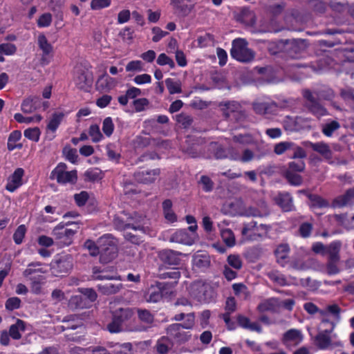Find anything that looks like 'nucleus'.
I'll use <instances>...</instances> for the list:
<instances>
[{"label": "nucleus", "mask_w": 354, "mask_h": 354, "mask_svg": "<svg viewBox=\"0 0 354 354\" xmlns=\"http://www.w3.org/2000/svg\"><path fill=\"white\" fill-rule=\"evenodd\" d=\"M335 324H336L335 322H331L330 329H326L325 330L319 333L316 336V345L319 348L326 350L330 347L341 346L342 345V342L339 340L333 341V337H337L335 334L332 336L330 335L335 328Z\"/></svg>", "instance_id": "obj_7"}, {"label": "nucleus", "mask_w": 354, "mask_h": 354, "mask_svg": "<svg viewBox=\"0 0 354 354\" xmlns=\"http://www.w3.org/2000/svg\"><path fill=\"white\" fill-rule=\"evenodd\" d=\"M37 102V97H28L22 102L21 109L24 113H30L36 109Z\"/></svg>", "instance_id": "obj_42"}, {"label": "nucleus", "mask_w": 354, "mask_h": 354, "mask_svg": "<svg viewBox=\"0 0 354 354\" xmlns=\"http://www.w3.org/2000/svg\"><path fill=\"white\" fill-rule=\"evenodd\" d=\"M26 232V227L24 225H19L13 235V239L16 244L22 243Z\"/></svg>", "instance_id": "obj_58"}, {"label": "nucleus", "mask_w": 354, "mask_h": 354, "mask_svg": "<svg viewBox=\"0 0 354 354\" xmlns=\"http://www.w3.org/2000/svg\"><path fill=\"white\" fill-rule=\"evenodd\" d=\"M215 155L217 158H228L242 162H250L256 158L255 154L250 149H241L236 147L229 148L227 151H224L221 149H218Z\"/></svg>", "instance_id": "obj_3"}, {"label": "nucleus", "mask_w": 354, "mask_h": 354, "mask_svg": "<svg viewBox=\"0 0 354 354\" xmlns=\"http://www.w3.org/2000/svg\"><path fill=\"white\" fill-rule=\"evenodd\" d=\"M64 117V115L62 113H55L52 115L48 123L46 129V138L48 140H51L55 137V133L59 127Z\"/></svg>", "instance_id": "obj_18"}, {"label": "nucleus", "mask_w": 354, "mask_h": 354, "mask_svg": "<svg viewBox=\"0 0 354 354\" xmlns=\"http://www.w3.org/2000/svg\"><path fill=\"white\" fill-rule=\"evenodd\" d=\"M111 0H91L90 6L93 10H101L109 7Z\"/></svg>", "instance_id": "obj_54"}, {"label": "nucleus", "mask_w": 354, "mask_h": 354, "mask_svg": "<svg viewBox=\"0 0 354 354\" xmlns=\"http://www.w3.org/2000/svg\"><path fill=\"white\" fill-rule=\"evenodd\" d=\"M14 118L19 123L26 124L39 123L42 120V117L40 115L26 117L19 113L15 114Z\"/></svg>", "instance_id": "obj_40"}, {"label": "nucleus", "mask_w": 354, "mask_h": 354, "mask_svg": "<svg viewBox=\"0 0 354 354\" xmlns=\"http://www.w3.org/2000/svg\"><path fill=\"white\" fill-rule=\"evenodd\" d=\"M341 244L339 241L332 242L326 247V253L328 254V259H339V252Z\"/></svg>", "instance_id": "obj_46"}, {"label": "nucleus", "mask_w": 354, "mask_h": 354, "mask_svg": "<svg viewBox=\"0 0 354 354\" xmlns=\"http://www.w3.org/2000/svg\"><path fill=\"white\" fill-rule=\"evenodd\" d=\"M304 97L308 100L307 104L310 111L317 117L319 118L327 115V111L317 101L313 94L309 91L304 92Z\"/></svg>", "instance_id": "obj_13"}, {"label": "nucleus", "mask_w": 354, "mask_h": 354, "mask_svg": "<svg viewBox=\"0 0 354 354\" xmlns=\"http://www.w3.org/2000/svg\"><path fill=\"white\" fill-rule=\"evenodd\" d=\"M157 64L160 66L168 65L171 68H174L175 67V64L173 59L168 57L165 53H161L158 55Z\"/></svg>", "instance_id": "obj_59"}, {"label": "nucleus", "mask_w": 354, "mask_h": 354, "mask_svg": "<svg viewBox=\"0 0 354 354\" xmlns=\"http://www.w3.org/2000/svg\"><path fill=\"white\" fill-rule=\"evenodd\" d=\"M40 135L41 131L38 127L28 128L24 131V136L33 142H38Z\"/></svg>", "instance_id": "obj_49"}, {"label": "nucleus", "mask_w": 354, "mask_h": 354, "mask_svg": "<svg viewBox=\"0 0 354 354\" xmlns=\"http://www.w3.org/2000/svg\"><path fill=\"white\" fill-rule=\"evenodd\" d=\"M285 176L291 185L298 186L302 183V178L301 176L295 172L286 171Z\"/></svg>", "instance_id": "obj_53"}, {"label": "nucleus", "mask_w": 354, "mask_h": 354, "mask_svg": "<svg viewBox=\"0 0 354 354\" xmlns=\"http://www.w3.org/2000/svg\"><path fill=\"white\" fill-rule=\"evenodd\" d=\"M274 200L285 212L291 211L293 208L292 197L288 193H279L274 197Z\"/></svg>", "instance_id": "obj_24"}, {"label": "nucleus", "mask_w": 354, "mask_h": 354, "mask_svg": "<svg viewBox=\"0 0 354 354\" xmlns=\"http://www.w3.org/2000/svg\"><path fill=\"white\" fill-rule=\"evenodd\" d=\"M52 22V15L50 13L41 15L37 19V26L39 28L48 27Z\"/></svg>", "instance_id": "obj_61"}, {"label": "nucleus", "mask_w": 354, "mask_h": 354, "mask_svg": "<svg viewBox=\"0 0 354 354\" xmlns=\"http://www.w3.org/2000/svg\"><path fill=\"white\" fill-rule=\"evenodd\" d=\"M270 279L280 286H286L292 283L290 279H287L282 274L278 272H272L269 273Z\"/></svg>", "instance_id": "obj_44"}, {"label": "nucleus", "mask_w": 354, "mask_h": 354, "mask_svg": "<svg viewBox=\"0 0 354 354\" xmlns=\"http://www.w3.org/2000/svg\"><path fill=\"white\" fill-rule=\"evenodd\" d=\"M63 153L65 158L71 163L75 164L77 162L78 155L76 149L66 147L64 148Z\"/></svg>", "instance_id": "obj_52"}, {"label": "nucleus", "mask_w": 354, "mask_h": 354, "mask_svg": "<svg viewBox=\"0 0 354 354\" xmlns=\"http://www.w3.org/2000/svg\"><path fill=\"white\" fill-rule=\"evenodd\" d=\"M279 302L278 299L271 298L261 302L258 308L261 312L274 310L279 307Z\"/></svg>", "instance_id": "obj_39"}, {"label": "nucleus", "mask_w": 354, "mask_h": 354, "mask_svg": "<svg viewBox=\"0 0 354 354\" xmlns=\"http://www.w3.org/2000/svg\"><path fill=\"white\" fill-rule=\"evenodd\" d=\"M84 247L88 250L90 254L92 256L100 254V245L99 244V246H97L91 240H87L84 243Z\"/></svg>", "instance_id": "obj_60"}, {"label": "nucleus", "mask_w": 354, "mask_h": 354, "mask_svg": "<svg viewBox=\"0 0 354 354\" xmlns=\"http://www.w3.org/2000/svg\"><path fill=\"white\" fill-rule=\"evenodd\" d=\"M37 44L39 49L42 51L41 63L42 65H48L53 58V47L44 34L39 35Z\"/></svg>", "instance_id": "obj_9"}, {"label": "nucleus", "mask_w": 354, "mask_h": 354, "mask_svg": "<svg viewBox=\"0 0 354 354\" xmlns=\"http://www.w3.org/2000/svg\"><path fill=\"white\" fill-rule=\"evenodd\" d=\"M46 270L41 267V264L39 262H32L28 265L26 269L24 271L23 275L28 277L37 273H45Z\"/></svg>", "instance_id": "obj_35"}, {"label": "nucleus", "mask_w": 354, "mask_h": 354, "mask_svg": "<svg viewBox=\"0 0 354 354\" xmlns=\"http://www.w3.org/2000/svg\"><path fill=\"white\" fill-rule=\"evenodd\" d=\"M133 32L129 27H125L122 29L119 33L120 37L122 39L123 41L130 44L133 40Z\"/></svg>", "instance_id": "obj_62"}, {"label": "nucleus", "mask_w": 354, "mask_h": 354, "mask_svg": "<svg viewBox=\"0 0 354 354\" xmlns=\"http://www.w3.org/2000/svg\"><path fill=\"white\" fill-rule=\"evenodd\" d=\"M290 252L289 246L283 243L279 245L276 250L275 255L277 262L282 266H286L289 263L288 254Z\"/></svg>", "instance_id": "obj_25"}, {"label": "nucleus", "mask_w": 354, "mask_h": 354, "mask_svg": "<svg viewBox=\"0 0 354 354\" xmlns=\"http://www.w3.org/2000/svg\"><path fill=\"white\" fill-rule=\"evenodd\" d=\"M293 146L292 142H281L275 145L274 151L277 155H281L287 151H290Z\"/></svg>", "instance_id": "obj_50"}, {"label": "nucleus", "mask_w": 354, "mask_h": 354, "mask_svg": "<svg viewBox=\"0 0 354 354\" xmlns=\"http://www.w3.org/2000/svg\"><path fill=\"white\" fill-rule=\"evenodd\" d=\"M172 346L173 344L171 341L168 337H162L158 339L156 344V349L160 354L167 353V352L171 349Z\"/></svg>", "instance_id": "obj_36"}, {"label": "nucleus", "mask_w": 354, "mask_h": 354, "mask_svg": "<svg viewBox=\"0 0 354 354\" xmlns=\"http://www.w3.org/2000/svg\"><path fill=\"white\" fill-rule=\"evenodd\" d=\"M122 285L121 283L113 284L111 283H106L104 286L99 285L98 288L104 294H115L120 291Z\"/></svg>", "instance_id": "obj_48"}, {"label": "nucleus", "mask_w": 354, "mask_h": 354, "mask_svg": "<svg viewBox=\"0 0 354 354\" xmlns=\"http://www.w3.org/2000/svg\"><path fill=\"white\" fill-rule=\"evenodd\" d=\"M197 240V234H189V232L185 230H178L173 232L169 237V241L171 242L188 245L194 244Z\"/></svg>", "instance_id": "obj_11"}, {"label": "nucleus", "mask_w": 354, "mask_h": 354, "mask_svg": "<svg viewBox=\"0 0 354 354\" xmlns=\"http://www.w3.org/2000/svg\"><path fill=\"white\" fill-rule=\"evenodd\" d=\"M237 321L242 328L258 333L261 331V326L257 322H251L246 317L240 315L238 317Z\"/></svg>", "instance_id": "obj_31"}, {"label": "nucleus", "mask_w": 354, "mask_h": 354, "mask_svg": "<svg viewBox=\"0 0 354 354\" xmlns=\"http://www.w3.org/2000/svg\"><path fill=\"white\" fill-rule=\"evenodd\" d=\"M341 271L339 259H328L326 266V272L329 275L338 274Z\"/></svg>", "instance_id": "obj_37"}, {"label": "nucleus", "mask_w": 354, "mask_h": 354, "mask_svg": "<svg viewBox=\"0 0 354 354\" xmlns=\"http://www.w3.org/2000/svg\"><path fill=\"white\" fill-rule=\"evenodd\" d=\"M118 82L115 78L104 73L97 80L96 88L102 92L109 91L115 88Z\"/></svg>", "instance_id": "obj_16"}, {"label": "nucleus", "mask_w": 354, "mask_h": 354, "mask_svg": "<svg viewBox=\"0 0 354 354\" xmlns=\"http://www.w3.org/2000/svg\"><path fill=\"white\" fill-rule=\"evenodd\" d=\"M145 217L135 214L133 216L128 217L127 214L118 215L114 218L113 223L118 230H127L131 228L135 231H140L143 234L147 233L148 228L145 224Z\"/></svg>", "instance_id": "obj_2"}, {"label": "nucleus", "mask_w": 354, "mask_h": 354, "mask_svg": "<svg viewBox=\"0 0 354 354\" xmlns=\"http://www.w3.org/2000/svg\"><path fill=\"white\" fill-rule=\"evenodd\" d=\"M231 55L241 62H249L254 57V53L248 47L247 41L241 38L233 40Z\"/></svg>", "instance_id": "obj_4"}, {"label": "nucleus", "mask_w": 354, "mask_h": 354, "mask_svg": "<svg viewBox=\"0 0 354 354\" xmlns=\"http://www.w3.org/2000/svg\"><path fill=\"white\" fill-rule=\"evenodd\" d=\"M17 48L15 45L10 43L2 44L0 45V53L6 55H12L16 53Z\"/></svg>", "instance_id": "obj_64"}, {"label": "nucleus", "mask_w": 354, "mask_h": 354, "mask_svg": "<svg viewBox=\"0 0 354 354\" xmlns=\"http://www.w3.org/2000/svg\"><path fill=\"white\" fill-rule=\"evenodd\" d=\"M97 243L100 245V262L106 263L116 257L117 248L113 238L110 235L102 236L99 239Z\"/></svg>", "instance_id": "obj_6"}, {"label": "nucleus", "mask_w": 354, "mask_h": 354, "mask_svg": "<svg viewBox=\"0 0 354 354\" xmlns=\"http://www.w3.org/2000/svg\"><path fill=\"white\" fill-rule=\"evenodd\" d=\"M208 288L209 286L203 281H195L188 288L189 297L192 299L200 302L205 301L207 300L206 293Z\"/></svg>", "instance_id": "obj_10"}, {"label": "nucleus", "mask_w": 354, "mask_h": 354, "mask_svg": "<svg viewBox=\"0 0 354 354\" xmlns=\"http://www.w3.org/2000/svg\"><path fill=\"white\" fill-rule=\"evenodd\" d=\"M180 253L171 250H163L159 252L158 257L164 263L176 266L180 263Z\"/></svg>", "instance_id": "obj_23"}, {"label": "nucleus", "mask_w": 354, "mask_h": 354, "mask_svg": "<svg viewBox=\"0 0 354 354\" xmlns=\"http://www.w3.org/2000/svg\"><path fill=\"white\" fill-rule=\"evenodd\" d=\"M163 214L165 219L170 223L177 221V216L172 209V202L170 200H165L162 203Z\"/></svg>", "instance_id": "obj_30"}, {"label": "nucleus", "mask_w": 354, "mask_h": 354, "mask_svg": "<svg viewBox=\"0 0 354 354\" xmlns=\"http://www.w3.org/2000/svg\"><path fill=\"white\" fill-rule=\"evenodd\" d=\"M192 263L198 268H207L209 265V257L205 254H196L193 257Z\"/></svg>", "instance_id": "obj_38"}, {"label": "nucleus", "mask_w": 354, "mask_h": 354, "mask_svg": "<svg viewBox=\"0 0 354 354\" xmlns=\"http://www.w3.org/2000/svg\"><path fill=\"white\" fill-rule=\"evenodd\" d=\"M284 127L289 131H299L301 129L310 128V125L308 124V121L301 117H297L295 119L287 117L284 121Z\"/></svg>", "instance_id": "obj_17"}, {"label": "nucleus", "mask_w": 354, "mask_h": 354, "mask_svg": "<svg viewBox=\"0 0 354 354\" xmlns=\"http://www.w3.org/2000/svg\"><path fill=\"white\" fill-rule=\"evenodd\" d=\"M221 236L224 243L228 247H233L235 245V236L232 231L228 228H221Z\"/></svg>", "instance_id": "obj_41"}, {"label": "nucleus", "mask_w": 354, "mask_h": 354, "mask_svg": "<svg viewBox=\"0 0 354 354\" xmlns=\"http://www.w3.org/2000/svg\"><path fill=\"white\" fill-rule=\"evenodd\" d=\"M266 225L261 224L257 225V223L254 221H251L248 223L244 225V227L242 230V235L244 238H254L255 234H252L250 232L252 231L259 230V228H265Z\"/></svg>", "instance_id": "obj_34"}, {"label": "nucleus", "mask_w": 354, "mask_h": 354, "mask_svg": "<svg viewBox=\"0 0 354 354\" xmlns=\"http://www.w3.org/2000/svg\"><path fill=\"white\" fill-rule=\"evenodd\" d=\"M281 341L287 348H291L303 341V335L299 330L290 329L283 334Z\"/></svg>", "instance_id": "obj_15"}, {"label": "nucleus", "mask_w": 354, "mask_h": 354, "mask_svg": "<svg viewBox=\"0 0 354 354\" xmlns=\"http://www.w3.org/2000/svg\"><path fill=\"white\" fill-rule=\"evenodd\" d=\"M340 308L336 304H332L326 306L324 310H321L320 313L324 317L322 319V324L331 323L332 322L327 317L328 315H331L334 317L337 322L339 320Z\"/></svg>", "instance_id": "obj_27"}, {"label": "nucleus", "mask_w": 354, "mask_h": 354, "mask_svg": "<svg viewBox=\"0 0 354 354\" xmlns=\"http://www.w3.org/2000/svg\"><path fill=\"white\" fill-rule=\"evenodd\" d=\"M24 330V324L22 321L18 320L17 323L12 325L10 328L9 335L15 339H18L21 337V330Z\"/></svg>", "instance_id": "obj_47"}, {"label": "nucleus", "mask_w": 354, "mask_h": 354, "mask_svg": "<svg viewBox=\"0 0 354 354\" xmlns=\"http://www.w3.org/2000/svg\"><path fill=\"white\" fill-rule=\"evenodd\" d=\"M340 127L339 124L335 120L326 122L322 126V133L327 137H330L333 132Z\"/></svg>", "instance_id": "obj_45"}, {"label": "nucleus", "mask_w": 354, "mask_h": 354, "mask_svg": "<svg viewBox=\"0 0 354 354\" xmlns=\"http://www.w3.org/2000/svg\"><path fill=\"white\" fill-rule=\"evenodd\" d=\"M50 178L62 185L75 184L77 179V171H68L65 163L59 162L51 171Z\"/></svg>", "instance_id": "obj_5"}, {"label": "nucleus", "mask_w": 354, "mask_h": 354, "mask_svg": "<svg viewBox=\"0 0 354 354\" xmlns=\"http://www.w3.org/2000/svg\"><path fill=\"white\" fill-rule=\"evenodd\" d=\"M159 174L160 170L158 169L143 170L136 173L135 178L139 183L148 184L154 182L159 176Z\"/></svg>", "instance_id": "obj_20"}, {"label": "nucleus", "mask_w": 354, "mask_h": 354, "mask_svg": "<svg viewBox=\"0 0 354 354\" xmlns=\"http://www.w3.org/2000/svg\"><path fill=\"white\" fill-rule=\"evenodd\" d=\"M290 267L297 270H305L309 268L308 265L300 258H293L289 261Z\"/></svg>", "instance_id": "obj_55"}, {"label": "nucleus", "mask_w": 354, "mask_h": 354, "mask_svg": "<svg viewBox=\"0 0 354 354\" xmlns=\"http://www.w3.org/2000/svg\"><path fill=\"white\" fill-rule=\"evenodd\" d=\"M213 36L209 33H206L203 36L198 37L197 39V42L199 47L204 48L213 42Z\"/></svg>", "instance_id": "obj_63"}, {"label": "nucleus", "mask_w": 354, "mask_h": 354, "mask_svg": "<svg viewBox=\"0 0 354 354\" xmlns=\"http://www.w3.org/2000/svg\"><path fill=\"white\" fill-rule=\"evenodd\" d=\"M222 210L225 214L231 216L263 217L268 214V209L264 203H261L258 207L247 206L241 199H234L226 203Z\"/></svg>", "instance_id": "obj_1"}, {"label": "nucleus", "mask_w": 354, "mask_h": 354, "mask_svg": "<svg viewBox=\"0 0 354 354\" xmlns=\"http://www.w3.org/2000/svg\"><path fill=\"white\" fill-rule=\"evenodd\" d=\"M180 324L170 325L167 328V335L176 339L177 342H185L189 338V335L185 332Z\"/></svg>", "instance_id": "obj_21"}, {"label": "nucleus", "mask_w": 354, "mask_h": 354, "mask_svg": "<svg viewBox=\"0 0 354 354\" xmlns=\"http://www.w3.org/2000/svg\"><path fill=\"white\" fill-rule=\"evenodd\" d=\"M29 279L31 281V291L34 294H39L41 290V283L45 279L44 277L38 275L37 277H30Z\"/></svg>", "instance_id": "obj_43"}, {"label": "nucleus", "mask_w": 354, "mask_h": 354, "mask_svg": "<svg viewBox=\"0 0 354 354\" xmlns=\"http://www.w3.org/2000/svg\"><path fill=\"white\" fill-rule=\"evenodd\" d=\"M170 6L174 14L180 17L187 16L193 9V6L185 3L184 0H170Z\"/></svg>", "instance_id": "obj_22"}, {"label": "nucleus", "mask_w": 354, "mask_h": 354, "mask_svg": "<svg viewBox=\"0 0 354 354\" xmlns=\"http://www.w3.org/2000/svg\"><path fill=\"white\" fill-rule=\"evenodd\" d=\"M88 134L93 142H98L103 138L100 127L96 124H93L89 127Z\"/></svg>", "instance_id": "obj_51"}, {"label": "nucleus", "mask_w": 354, "mask_h": 354, "mask_svg": "<svg viewBox=\"0 0 354 354\" xmlns=\"http://www.w3.org/2000/svg\"><path fill=\"white\" fill-rule=\"evenodd\" d=\"M165 84L171 95L180 93L182 92V83L179 80L167 78Z\"/></svg>", "instance_id": "obj_33"}, {"label": "nucleus", "mask_w": 354, "mask_h": 354, "mask_svg": "<svg viewBox=\"0 0 354 354\" xmlns=\"http://www.w3.org/2000/svg\"><path fill=\"white\" fill-rule=\"evenodd\" d=\"M310 207L315 214L320 215L323 212H318V209H322L329 207V203L322 198L314 196L310 198Z\"/></svg>", "instance_id": "obj_29"}, {"label": "nucleus", "mask_w": 354, "mask_h": 354, "mask_svg": "<svg viewBox=\"0 0 354 354\" xmlns=\"http://www.w3.org/2000/svg\"><path fill=\"white\" fill-rule=\"evenodd\" d=\"M75 230L65 227L63 225H57L53 230V235L63 245L71 243V239L75 234Z\"/></svg>", "instance_id": "obj_12"}, {"label": "nucleus", "mask_w": 354, "mask_h": 354, "mask_svg": "<svg viewBox=\"0 0 354 354\" xmlns=\"http://www.w3.org/2000/svg\"><path fill=\"white\" fill-rule=\"evenodd\" d=\"M147 302L156 303L162 298V292L158 287L151 286L145 296Z\"/></svg>", "instance_id": "obj_32"}, {"label": "nucleus", "mask_w": 354, "mask_h": 354, "mask_svg": "<svg viewBox=\"0 0 354 354\" xmlns=\"http://www.w3.org/2000/svg\"><path fill=\"white\" fill-rule=\"evenodd\" d=\"M114 129V124L110 117L106 118L103 121L102 131L104 133L109 137L112 135Z\"/></svg>", "instance_id": "obj_57"}, {"label": "nucleus", "mask_w": 354, "mask_h": 354, "mask_svg": "<svg viewBox=\"0 0 354 354\" xmlns=\"http://www.w3.org/2000/svg\"><path fill=\"white\" fill-rule=\"evenodd\" d=\"M73 80L77 87L80 89L86 90L91 85V81L87 75L80 70L75 71Z\"/></svg>", "instance_id": "obj_26"}, {"label": "nucleus", "mask_w": 354, "mask_h": 354, "mask_svg": "<svg viewBox=\"0 0 354 354\" xmlns=\"http://www.w3.org/2000/svg\"><path fill=\"white\" fill-rule=\"evenodd\" d=\"M353 203H354V187L348 190L344 196L336 198L334 201L333 205L341 207Z\"/></svg>", "instance_id": "obj_28"}, {"label": "nucleus", "mask_w": 354, "mask_h": 354, "mask_svg": "<svg viewBox=\"0 0 354 354\" xmlns=\"http://www.w3.org/2000/svg\"><path fill=\"white\" fill-rule=\"evenodd\" d=\"M304 145L311 148L314 151L321 155L324 159L330 160L333 158V151L330 146L324 142H305Z\"/></svg>", "instance_id": "obj_14"}, {"label": "nucleus", "mask_w": 354, "mask_h": 354, "mask_svg": "<svg viewBox=\"0 0 354 354\" xmlns=\"http://www.w3.org/2000/svg\"><path fill=\"white\" fill-rule=\"evenodd\" d=\"M24 174V171L23 169H17L8 178L6 189L10 192H15L22 185V177Z\"/></svg>", "instance_id": "obj_19"}, {"label": "nucleus", "mask_w": 354, "mask_h": 354, "mask_svg": "<svg viewBox=\"0 0 354 354\" xmlns=\"http://www.w3.org/2000/svg\"><path fill=\"white\" fill-rule=\"evenodd\" d=\"M133 315L129 308H120L113 313V321L108 325L111 333H119L122 330V324L129 319Z\"/></svg>", "instance_id": "obj_8"}, {"label": "nucleus", "mask_w": 354, "mask_h": 354, "mask_svg": "<svg viewBox=\"0 0 354 354\" xmlns=\"http://www.w3.org/2000/svg\"><path fill=\"white\" fill-rule=\"evenodd\" d=\"M127 72H140L143 70V63L140 60L129 62L125 68Z\"/></svg>", "instance_id": "obj_56"}]
</instances>
